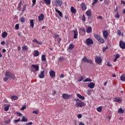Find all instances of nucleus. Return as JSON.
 <instances>
[{
  "instance_id": "1",
  "label": "nucleus",
  "mask_w": 125,
  "mask_h": 125,
  "mask_svg": "<svg viewBox=\"0 0 125 125\" xmlns=\"http://www.w3.org/2000/svg\"><path fill=\"white\" fill-rule=\"evenodd\" d=\"M94 37L95 39H96L97 41H98L99 42H100L101 43H104V42H105V40L104 39L101 38L100 36L97 34H94Z\"/></svg>"
},
{
  "instance_id": "2",
  "label": "nucleus",
  "mask_w": 125,
  "mask_h": 125,
  "mask_svg": "<svg viewBox=\"0 0 125 125\" xmlns=\"http://www.w3.org/2000/svg\"><path fill=\"white\" fill-rule=\"evenodd\" d=\"M85 106V104L82 101L77 102L75 104V107H79L80 108H83V107H84Z\"/></svg>"
},
{
  "instance_id": "3",
  "label": "nucleus",
  "mask_w": 125,
  "mask_h": 125,
  "mask_svg": "<svg viewBox=\"0 0 125 125\" xmlns=\"http://www.w3.org/2000/svg\"><path fill=\"white\" fill-rule=\"evenodd\" d=\"M11 73L9 71L6 72L5 73V77L3 78V80L4 82H6L7 80L11 79Z\"/></svg>"
},
{
  "instance_id": "4",
  "label": "nucleus",
  "mask_w": 125,
  "mask_h": 125,
  "mask_svg": "<svg viewBox=\"0 0 125 125\" xmlns=\"http://www.w3.org/2000/svg\"><path fill=\"white\" fill-rule=\"evenodd\" d=\"M85 43L88 46L90 44H93V40L92 39L88 38L86 40Z\"/></svg>"
},
{
  "instance_id": "5",
  "label": "nucleus",
  "mask_w": 125,
  "mask_h": 125,
  "mask_svg": "<svg viewBox=\"0 0 125 125\" xmlns=\"http://www.w3.org/2000/svg\"><path fill=\"white\" fill-rule=\"evenodd\" d=\"M72 97V95H69L67 93H63L62 95V97L63 98V99H69V98H71Z\"/></svg>"
},
{
  "instance_id": "6",
  "label": "nucleus",
  "mask_w": 125,
  "mask_h": 125,
  "mask_svg": "<svg viewBox=\"0 0 125 125\" xmlns=\"http://www.w3.org/2000/svg\"><path fill=\"white\" fill-rule=\"evenodd\" d=\"M82 61L83 62H84L86 63H90V64H92V61L87 59V58L86 57H84L82 59Z\"/></svg>"
},
{
  "instance_id": "7",
  "label": "nucleus",
  "mask_w": 125,
  "mask_h": 125,
  "mask_svg": "<svg viewBox=\"0 0 125 125\" xmlns=\"http://www.w3.org/2000/svg\"><path fill=\"white\" fill-rule=\"evenodd\" d=\"M62 0H56L55 3L56 6H59V7H61V5H62Z\"/></svg>"
},
{
  "instance_id": "8",
  "label": "nucleus",
  "mask_w": 125,
  "mask_h": 125,
  "mask_svg": "<svg viewBox=\"0 0 125 125\" xmlns=\"http://www.w3.org/2000/svg\"><path fill=\"white\" fill-rule=\"evenodd\" d=\"M103 35L104 39H105V40H107V39L108 38V36H109V33H108V31H107V30L103 31Z\"/></svg>"
},
{
  "instance_id": "9",
  "label": "nucleus",
  "mask_w": 125,
  "mask_h": 125,
  "mask_svg": "<svg viewBox=\"0 0 125 125\" xmlns=\"http://www.w3.org/2000/svg\"><path fill=\"white\" fill-rule=\"evenodd\" d=\"M95 62L97 64H100L102 62V59L100 57H97L95 59Z\"/></svg>"
},
{
  "instance_id": "10",
  "label": "nucleus",
  "mask_w": 125,
  "mask_h": 125,
  "mask_svg": "<svg viewBox=\"0 0 125 125\" xmlns=\"http://www.w3.org/2000/svg\"><path fill=\"white\" fill-rule=\"evenodd\" d=\"M119 45H120L121 48H122V49H125V42L121 41L120 42V43H119Z\"/></svg>"
},
{
  "instance_id": "11",
  "label": "nucleus",
  "mask_w": 125,
  "mask_h": 125,
  "mask_svg": "<svg viewBox=\"0 0 125 125\" xmlns=\"http://www.w3.org/2000/svg\"><path fill=\"white\" fill-rule=\"evenodd\" d=\"M40 79H43L44 78V71H41L40 74L39 75Z\"/></svg>"
},
{
  "instance_id": "12",
  "label": "nucleus",
  "mask_w": 125,
  "mask_h": 125,
  "mask_svg": "<svg viewBox=\"0 0 125 125\" xmlns=\"http://www.w3.org/2000/svg\"><path fill=\"white\" fill-rule=\"evenodd\" d=\"M49 75L51 77V78H54L55 77V72L53 70H50L49 71Z\"/></svg>"
},
{
  "instance_id": "13",
  "label": "nucleus",
  "mask_w": 125,
  "mask_h": 125,
  "mask_svg": "<svg viewBox=\"0 0 125 125\" xmlns=\"http://www.w3.org/2000/svg\"><path fill=\"white\" fill-rule=\"evenodd\" d=\"M94 86H95V83L92 82L88 84V87L89 88H94Z\"/></svg>"
},
{
  "instance_id": "14",
  "label": "nucleus",
  "mask_w": 125,
  "mask_h": 125,
  "mask_svg": "<svg viewBox=\"0 0 125 125\" xmlns=\"http://www.w3.org/2000/svg\"><path fill=\"white\" fill-rule=\"evenodd\" d=\"M55 11L57 12V13H58L59 16L60 17H63V14L61 11H60L59 10L57 9V8H55Z\"/></svg>"
},
{
  "instance_id": "15",
  "label": "nucleus",
  "mask_w": 125,
  "mask_h": 125,
  "mask_svg": "<svg viewBox=\"0 0 125 125\" xmlns=\"http://www.w3.org/2000/svg\"><path fill=\"white\" fill-rule=\"evenodd\" d=\"M31 67H32L33 68H34V69H35L36 71H39L40 69V66H39L38 64H32L31 65Z\"/></svg>"
},
{
  "instance_id": "16",
  "label": "nucleus",
  "mask_w": 125,
  "mask_h": 125,
  "mask_svg": "<svg viewBox=\"0 0 125 125\" xmlns=\"http://www.w3.org/2000/svg\"><path fill=\"white\" fill-rule=\"evenodd\" d=\"M74 31V39H78V31L77 29L73 30Z\"/></svg>"
},
{
  "instance_id": "17",
  "label": "nucleus",
  "mask_w": 125,
  "mask_h": 125,
  "mask_svg": "<svg viewBox=\"0 0 125 125\" xmlns=\"http://www.w3.org/2000/svg\"><path fill=\"white\" fill-rule=\"evenodd\" d=\"M43 18H44V16L43 14H41L38 18L39 21H42V20H43Z\"/></svg>"
},
{
  "instance_id": "18",
  "label": "nucleus",
  "mask_w": 125,
  "mask_h": 125,
  "mask_svg": "<svg viewBox=\"0 0 125 125\" xmlns=\"http://www.w3.org/2000/svg\"><path fill=\"white\" fill-rule=\"evenodd\" d=\"M21 7H22V1L20 2L19 4H18V6L17 7V9L19 11H21Z\"/></svg>"
},
{
  "instance_id": "19",
  "label": "nucleus",
  "mask_w": 125,
  "mask_h": 125,
  "mask_svg": "<svg viewBox=\"0 0 125 125\" xmlns=\"http://www.w3.org/2000/svg\"><path fill=\"white\" fill-rule=\"evenodd\" d=\"M77 97H78V98H79L80 99H81L82 100H84V99H85V98H84V97L83 96H82L80 94H77Z\"/></svg>"
},
{
  "instance_id": "20",
  "label": "nucleus",
  "mask_w": 125,
  "mask_h": 125,
  "mask_svg": "<svg viewBox=\"0 0 125 125\" xmlns=\"http://www.w3.org/2000/svg\"><path fill=\"white\" fill-rule=\"evenodd\" d=\"M86 32L88 33V34H89L90 33H91L92 32V28L90 26H88L87 28Z\"/></svg>"
},
{
  "instance_id": "21",
  "label": "nucleus",
  "mask_w": 125,
  "mask_h": 125,
  "mask_svg": "<svg viewBox=\"0 0 125 125\" xmlns=\"http://www.w3.org/2000/svg\"><path fill=\"white\" fill-rule=\"evenodd\" d=\"M114 101H115V102H118V103H120V102H122V99L120 98H115L114 99Z\"/></svg>"
},
{
  "instance_id": "22",
  "label": "nucleus",
  "mask_w": 125,
  "mask_h": 125,
  "mask_svg": "<svg viewBox=\"0 0 125 125\" xmlns=\"http://www.w3.org/2000/svg\"><path fill=\"white\" fill-rule=\"evenodd\" d=\"M45 3H46V5H50V3H51V0H43Z\"/></svg>"
},
{
  "instance_id": "23",
  "label": "nucleus",
  "mask_w": 125,
  "mask_h": 125,
  "mask_svg": "<svg viewBox=\"0 0 125 125\" xmlns=\"http://www.w3.org/2000/svg\"><path fill=\"white\" fill-rule=\"evenodd\" d=\"M11 99L12 100H17V99H18V97L15 95L11 96Z\"/></svg>"
},
{
  "instance_id": "24",
  "label": "nucleus",
  "mask_w": 125,
  "mask_h": 125,
  "mask_svg": "<svg viewBox=\"0 0 125 125\" xmlns=\"http://www.w3.org/2000/svg\"><path fill=\"white\" fill-rule=\"evenodd\" d=\"M70 11L72 12V13H76V12H77V10H76L75 8H74L73 6L71 7Z\"/></svg>"
},
{
  "instance_id": "25",
  "label": "nucleus",
  "mask_w": 125,
  "mask_h": 125,
  "mask_svg": "<svg viewBox=\"0 0 125 125\" xmlns=\"http://www.w3.org/2000/svg\"><path fill=\"white\" fill-rule=\"evenodd\" d=\"M39 55H40V52H39V51H38V50L35 51L34 56L35 57H37V56H39Z\"/></svg>"
},
{
  "instance_id": "26",
  "label": "nucleus",
  "mask_w": 125,
  "mask_h": 125,
  "mask_svg": "<svg viewBox=\"0 0 125 125\" xmlns=\"http://www.w3.org/2000/svg\"><path fill=\"white\" fill-rule=\"evenodd\" d=\"M86 14L88 17H89V16H91V11L90 10H89L86 12Z\"/></svg>"
},
{
  "instance_id": "27",
  "label": "nucleus",
  "mask_w": 125,
  "mask_h": 125,
  "mask_svg": "<svg viewBox=\"0 0 125 125\" xmlns=\"http://www.w3.org/2000/svg\"><path fill=\"white\" fill-rule=\"evenodd\" d=\"M81 7L82 9H83V10H85L86 9V6H85V4L84 2H83L81 4Z\"/></svg>"
},
{
  "instance_id": "28",
  "label": "nucleus",
  "mask_w": 125,
  "mask_h": 125,
  "mask_svg": "<svg viewBox=\"0 0 125 125\" xmlns=\"http://www.w3.org/2000/svg\"><path fill=\"white\" fill-rule=\"evenodd\" d=\"M6 37H7V32H3L2 34V38H3V39H4L5 38H6Z\"/></svg>"
},
{
  "instance_id": "29",
  "label": "nucleus",
  "mask_w": 125,
  "mask_h": 125,
  "mask_svg": "<svg viewBox=\"0 0 125 125\" xmlns=\"http://www.w3.org/2000/svg\"><path fill=\"white\" fill-rule=\"evenodd\" d=\"M10 107V104H8L4 108V111H7L9 110V108Z\"/></svg>"
},
{
  "instance_id": "30",
  "label": "nucleus",
  "mask_w": 125,
  "mask_h": 125,
  "mask_svg": "<svg viewBox=\"0 0 125 125\" xmlns=\"http://www.w3.org/2000/svg\"><path fill=\"white\" fill-rule=\"evenodd\" d=\"M21 122H28V118L25 116H22V119L21 121Z\"/></svg>"
},
{
  "instance_id": "31",
  "label": "nucleus",
  "mask_w": 125,
  "mask_h": 125,
  "mask_svg": "<svg viewBox=\"0 0 125 125\" xmlns=\"http://www.w3.org/2000/svg\"><path fill=\"white\" fill-rule=\"evenodd\" d=\"M75 47V46L73 44V43L70 44L69 46L68 47V49H70V50L73 49Z\"/></svg>"
},
{
  "instance_id": "32",
  "label": "nucleus",
  "mask_w": 125,
  "mask_h": 125,
  "mask_svg": "<svg viewBox=\"0 0 125 125\" xmlns=\"http://www.w3.org/2000/svg\"><path fill=\"white\" fill-rule=\"evenodd\" d=\"M118 58H120V54H116L115 59L113 60V62H116V61L118 60Z\"/></svg>"
},
{
  "instance_id": "33",
  "label": "nucleus",
  "mask_w": 125,
  "mask_h": 125,
  "mask_svg": "<svg viewBox=\"0 0 125 125\" xmlns=\"http://www.w3.org/2000/svg\"><path fill=\"white\" fill-rule=\"evenodd\" d=\"M82 81H83V76H80L78 78V82H82Z\"/></svg>"
},
{
  "instance_id": "34",
  "label": "nucleus",
  "mask_w": 125,
  "mask_h": 125,
  "mask_svg": "<svg viewBox=\"0 0 125 125\" xmlns=\"http://www.w3.org/2000/svg\"><path fill=\"white\" fill-rule=\"evenodd\" d=\"M97 111L99 113L101 112V111H102V106H99L97 107Z\"/></svg>"
},
{
  "instance_id": "35",
  "label": "nucleus",
  "mask_w": 125,
  "mask_h": 125,
  "mask_svg": "<svg viewBox=\"0 0 125 125\" xmlns=\"http://www.w3.org/2000/svg\"><path fill=\"white\" fill-rule=\"evenodd\" d=\"M42 61H46V58H45V55H42Z\"/></svg>"
},
{
  "instance_id": "36",
  "label": "nucleus",
  "mask_w": 125,
  "mask_h": 125,
  "mask_svg": "<svg viewBox=\"0 0 125 125\" xmlns=\"http://www.w3.org/2000/svg\"><path fill=\"white\" fill-rule=\"evenodd\" d=\"M121 80L122 81V82H125V75L123 74L121 76Z\"/></svg>"
},
{
  "instance_id": "37",
  "label": "nucleus",
  "mask_w": 125,
  "mask_h": 125,
  "mask_svg": "<svg viewBox=\"0 0 125 125\" xmlns=\"http://www.w3.org/2000/svg\"><path fill=\"white\" fill-rule=\"evenodd\" d=\"M30 26L32 27V28H34V20H31L30 21Z\"/></svg>"
},
{
  "instance_id": "38",
  "label": "nucleus",
  "mask_w": 125,
  "mask_h": 125,
  "mask_svg": "<svg viewBox=\"0 0 125 125\" xmlns=\"http://www.w3.org/2000/svg\"><path fill=\"white\" fill-rule=\"evenodd\" d=\"M92 81L91 80V79H89V78H86V79H85L83 81V82L84 83H86L87 82H92Z\"/></svg>"
},
{
  "instance_id": "39",
  "label": "nucleus",
  "mask_w": 125,
  "mask_h": 125,
  "mask_svg": "<svg viewBox=\"0 0 125 125\" xmlns=\"http://www.w3.org/2000/svg\"><path fill=\"white\" fill-rule=\"evenodd\" d=\"M22 49H23V50H28V46L25 45H23L22 46Z\"/></svg>"
},
{
  "instance_id": "40",
  "label": "nucleus",
  "mask_w": 125,
  "mask_h": 125,
  "mask_svg": "<svg viewBox=\"0 0 125 125\" xmlns=\"http://www.w3.org/2000/svg\"><path fill=\"white\" fill-rule=\"evenodd\" d=\"M118 113H120L121 114H122L123 113H125V110H124V109H123L122 108H120L118 110Z\"/></svg>"
},
{
  "instance_id": "41",
  "label": "nucleus",
  "mask_w": 125,
  "mask_h": 125,
  "mask_svg": "<svg viewBox=\"0 0 125 125\" xmlns=\"http://www.w3.org/2000/svg\"><path fill=\"white\" fill-rule=\"evenodd\" d=\"M98 2V0H94V1L92 3V5L94 6L96 3Z\"/></svg>"
},
{
  "instance_id": "42",
  "label": "nucleus",
  "mask_w": 125,
  "mask_h": 125,
  "mask_svg": "<svg viewBox=\"0 0 125 125\" xmlns=\"http://www.w3.org/2000/svg\"><path fill=\"white\" fill-rule=\"evenodd\" d=\"M15 30H19L20 27H19V24H16L15 26Z\"/></svg>"
},
{
  "instance_id": "43",
  "label": "nucleus",
  "mask_w": 125,
  "mask_h": 125,
  "mask_svg": "<svg viewBox=\"0 0 125 125\" xmlns=\"http://www.w3.org/2000/svg\"><path fill=\"white\" fill-rule=\"evenodd\" d=\"M25 21H26V19H25V18H21V23H24V22H25Z\"/></svg>"
},
{
  "instance_id": "44",
  "label": "nucleus",
  "mask_w": 125,
  "mask_h": 125,
  "mask_svg": "<svg viewBox=\"0 0 125 125\" xmlns=\"http://www.w3.org/2000/svg\"><path fill=\"white\" fill-rule=\"evenodd\" d=\"M26 107H27V106H26V105H23V106H22L21 107V111H24V109H26Z\"/></svg>"
},
{
  "instance_id": "45",
  "label": "nucleus",
  "mask_w": 125,
  "mask_h": 125,
  "mask_svg": "<svg viewBox=\"0 0 125 125\" xmlns=\"http://www.w3.org/2000/svg\"><path fill=\"white\" fill-rule=\"evenodd\" d=\"M63 61H64V58L60 57L59 58V61H60V62H62Z\"/></svg>"
},
{
  "instance_id": "46",
  "label": "nucleus",
  "mask_w": 125,
  "mask_h": 125,
  "mask_svg": "<svg viewBox=\"0 0 125 125\" xmlns=\"http://www.w3.org/2000/svg\"><path fill=\"white\" fill-rule=\"evenodd\" d=\"M15 75L11 73V79H13L14 80L15 79Z\"/></svg>"
},
{
  "instance_id": "47",
  "label": "nucleus",
  "mask_w": 125,
  "mask_h": 125,
  "mask_svg": "<svg viewBox=\"0 0 125 125\" xmlns=\"http://www.w3.org/2000/svg\"><path fill=\"white\" fill-rule=\"evenodd\" d=\"M86 93L88 95H90V94H91V90H88L86 92Z\"/></svg>"
},
{
  "instance_id": "48",
  "label": "nucleus",
  "mask_w": 125,
  "mask_h": 125,
  "mask_svg": "<svg viewBox=\"0 0 125 125\" xmlns=\"http://www.w3.org/2000/svg\"><path fill=\"white\" fill-rule=\"evenodd\" d=\"M37 0H32V6H34L36 4Z\"/></svg>"
},
{
  "instance_id": "49",
  "label": "nucleus",
  "mask_w": 125,
  "mask_h": 125,
  "mask_svg": "<svg viewBox=\"0 0 125 125\" xmlns=\"http://www.w3.org/2000/svg\"><path fill=\"white\" fill-rule=\"evenodd\" d=\"M33 114H36V115H38L39 114V111L34 110L32 112Z\"/></svg>"
},
{
  "instance_id": "50",
  "label": "nucleus",
  "mask_w": 125,
  "mask_h": 125,
  "mask_svg": "<svg viewBox=\"0 0 125 125\" xmlns=\"http://www.w3.org/2000/svg\"><path fill=\"white\" fill-rule=\"evenodd\" d=\"M25 9H26V5H23L22 10V12H24L25 11Z\"/></svg>"
},
{
  "instance_id": "51",
  "label": "nucleus",
  "mask_w": 125,
  "mask_h": 125,
  "mask_svg": "<svg viewBox=\"0 0 125 125\" xmlns=\"http://www.w3.org/2000/svg\"><path fill=\"white\" fill-rule=\"evenodd\" d=\"M115 17L116 18H120V15L119 14V13L117 12V14L115 15Z\"/></svg>"
},
{
  "instance_id": "52",
  "label": "nucleus",
  "mask_w": 125,
  "mask_h": 125,
  "mask_svg": "<svg viewBox=\"0 0 125 125\" xmlns=\"http://www.w3.org/2000/svg\"><path fill=\"white\" fill-rule=\"evenodd\" d=\"M17 114L18 116H19V117H22V113L17 112Z\"/></svg>"
},
{
  "instance_id": "53",
  "label": "nucleus",
  "mask_w": 125,
  "mask_h": 125,
  "mask_svg": "<svg viewBox=\"0 0 125 125\" xmlns=\"http://www.w3.org/2000/svg\"><path fill=\"white\" fill-rule=\"evenodd\" d=\"M82 117L83 116L81 114H79L77 115V117L78 118V119H82Z\"/></svg>"
},
{
  "instance_id": "54",
  "label": "nucleus",
  "mask_w": 125,
  "mask_h": 125,
  "mask_svg": "<svg viewBox=\"0 0 125 125\" xmlns=\"http://www.w3.org/2000/svg\"><path fill=\"white\" fill-rule=\"evenodd\" d=\"M18 122H20V118H19L18 119L15 120L14 121L15 124H16V123H18Z\"/></svg>"
},
{
  "instance_id": "55",
  "label": "nucleus",
  "mask_w": 125,
  "mask_h": 125,
  "mask_svg": "<svg viewBox=\"0 0 125 125\" xmlns=\"http://www.w3.org/2000/svg\"><path fill=\"white\" fill-rule=\"evenodd\" d=\"M121 34H122L121 30H118L117 31V34L118 35V36H121Z\"/></svg>"
},
{
  "instance_id": "56",
  "label": "nucleus",
  "mask_w": 125,
  "mask_h": 125,
  "mask_svg": "<svg viewBox=\"0 0 125 125\" xmlns=\"http://www.w3.org/2000/svg\"><path fill=\"white\" fill-rule=\"evenodd\" d=\"M33 42H35V43H38L39 42V41L37 40V39H34L32 41Z\"/></svg>"
},
{
  "instance_id": "57",
  "label": "nucleus",
  "mask_w": 125,
  "mask_h": 125,
  "mask_svg": "<svg viewBox=\"0 0 125 125\" xmlns=\"http://www.w3.org/2000/svg\"><path fill=\"white\" fill-rule=\"evenodd\" d=\"M82 20H83V21H85V17L84 16V15H83Z\"/></svg>"
},
{
  "instance_id": "58",
  "label": "nucleus",
  "mask_w": 125,
  "mask_h": 125,
  "mask_svg": "<svg viewBox=\"0 0 125 125\" xmlns=\"http://www.w3.org/2000/svg\"><path fill=\"white\" fill-rule=\"evenodd\" d=\"M4 123H5V124H7V125H8V124H9L10 123V120L6 121L4 122Z\"/></svg>"
},
{
  "instance_id": "59",
  "label": "nucleus",
  "mask_w": 125,
  "mask_h": 125,
  "mask_svg": "<svg viewBox=\"0 0 125 125\" xmlns=\"http://www.w3.org/2000/svg\"><path fill=\"white\" fill-rule=\"evenodd\" d=\"M57 42H61V38H60V37H58L57 39Z\"/></svg>"
},
{
  "instance_id": "60",
  "label": "nucleus",
  "mask_w": 125,
  "mask_h": 125,
  "mask_svg": "<svg viewBox=\"0 0 125 125\" xmlns=\"http://www.w3.org/2000/svg\"><path fill=\"white\" fill-rule=\"evenodd\" d=\"M54 38H55L56 39L57 38H59V35H57V34H55Z\"/></svg>"
},
{
  "instance_id": "61",
  "label": "nucleus",
  "mask_w": 125,
  "mask_h": 125,
  "mask_svg": "<svg viewBox=\"0 0 125 125\" xmlns=\"http://www.w3.org/2000/svg\"><path fill=\"white\" fill-rule=\"evenodd\" d=\"M107 66H109V67H111L112 66V65H111V64H110V62H108L106 64Z\"/></svg>"
},
{
  "instance_id": "62",
  "label": "nucleus",
  "mask_w": 125,
  "mask_h": 125,
  "mask_svg": "<svg viewBox=\"0 0 125 125\" xmlns=\"http://www.w3.org/2000/svg\"><path fill=\"white\" fill-rule=\"evenodd\" d=\"M79 125H84V123H83L82 122H79Z\"/></svg>"
},
{
  "instance_id": "63",
  "label": "nucleus",
  "mask_w": 125,
  "mask_h": 125,
  "mask_svg": "<svg viewBox=\"0 0 125 125\" xmlns=\"http://www.w3.org/2000/svg\"><path fill=\"white\" fill-rule=\"evenodd\" d=\"M55 94H56V91L54 90L53 91V95H55Z\"/></svg>"
},
{
  "instance_id": "64",
  "label": "nucleus",
  "mask_w": 125,
  "mask_h": 125,
  "mask_svg": "<svg viewBox=\"0 0 125 125\" xmlns=\"http://www.w3.org/2000/svg\"><path fill=\"white\" fill-rule=\"evenodd\" d=\"M1 44H5V42L2 41L0 42Z\"/></svg>"
}]
</instances>
